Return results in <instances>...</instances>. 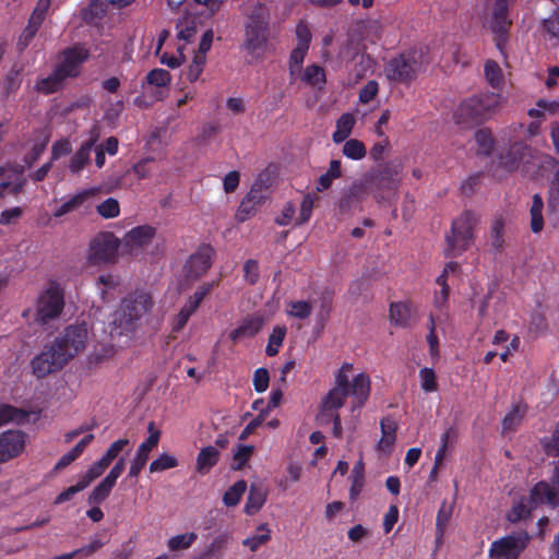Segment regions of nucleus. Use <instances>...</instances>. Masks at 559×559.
I'll list each match as a JSON object with an SVG mask.
<instances>
[{"mask_svg": "<svg viewBox=\"0 0 559 559\" xmlns=\"http://www.w3.org/2000/svg\"><path fill=\"white\" fill-rule=\"evenodd\" d=\"M253 445L238 444L234 452L233 459L236 462L235 469H241L250 460L253 453Z\"/></svg>", "mask_w": 559, "mask_h": 559, "instance_id": "nucleus-59", "label": "nucleus"}, {"mask_svg": "<svg viewBox=\"0 0 559 559\" xmlns=\"http://www.w3.org/2000/svg\"><path fill=\"white\" fill-rule=\"evenodd\" d=\"M197 538L198 535L194 532L179 534L168 539L167 547L170 551L186 550L194 544Z\"/></svg>", "mask_w": 559, "mask_h": 559, "instance_id": "nucleus-43", "label": "nucleus"}, {"mask_svg": "<svg viewBox=\"0 0 559 559\" xmlns=\"http://www.w3.org/2000/svg\"><path fill=\"white\" fill-rule=\"evenodd\" d=\"M527 498L535 508L545 503L554 508L559 507V489L546 480L537 481L530 489Z\"/></svg>", "mask_w": 559, "mask_h": 559, "instance_id": "nucleus-20", "label": "nucleus"}, {"mask_svg": "<svg viewBox=\"0 0 559 559\" xmlns=\"http://www.w3.org/2000/svg\"><path fill=\"white\" fill-rule=\"evenodd\" d=\"M543 209H544L543 198L537 193L534 194L532 198V205L530 209V215H531L530 227L534 234L540 233L544 228Z\"/></svg>", "mask_w": 559, "mask_h": 559, "instance_id": "nucleus-32", "label": "nucleus"}, {"mask_svg": "<svg viewBox=\"0 0 559 559\" xmlns=\"http://www.w3.org/2000/svg\"><path fill=\"white\" fill-rule=\"evenodd\" d=\"M389 317L391 323L395 326H409L413 318L411 305L403 301L392 302L389 309Z\"/></svg>", "mask_w": 559, "mask_h": 559, "instance_id": "nucleus-26", "label": "nucleus"}, {"mask_svg": "<svg viewBox=\"0 0 559 559\" xmlns=\"http://www.w3.org/2000/svg\"><path fill=\"white\" fill-rule=\"evenodd\" d=\"M475 141L479 147L481 154L488 156L491 154L495 145V140L490 130L479 129L475 133Z\"/></svg>", "mask_w": 559, "mask_h": 559, "instance_id": "nucleus-49", "label": "nucleus"}, {"mask_svg": "<svg viewBox=\"0 0 559 559\" xmlns=\"http://www.w3.org/2000/svg\"><path fill=\"white\" fill-rule=\"evenodd\" d=\"M271 11L262 2H254L245 12L242 49L251 57L261 58L271 36Z\"/></svg>", "mask_w": 559, "mask_h": 559, "instance_id": "nucleus-1", "label": "nucleus"}, {"mask_svg": "<svg viewBox=\"0 0 559 559\" xmlns=\"http://www.w3.org/2000/svg\"><path fill=\"white\" fill-rule=\"evenodd\" d=\"M308 48L296 45L289 56V73L295 75L301 70V66L307 56Z\"/></svg>", "mask_w": 559, "mask_h": 559, "instance_id": "nucleus-56", "label": "nucleus"}, {"mask_svg": "<svg viewBox=\"0 0 559 559\" xmlns=\"http://www.w3.org/2000/svg\"><path fill=\"white\" fill-rule=\"evenodd\" d=\"M215 250L211 245H201L195 252L189 255L185 264L188 278H199L212 266Z\"/></svg>", "mask_w": 559, "mask_h": 559, "instance_id": "nucleus-15", "label": "nucleus"}, {"mask_svg": "<svg viewBox=\"0 0 559 559\" xmlns=\"http://www.w3.org/2000/svg\"><path fill=\"white\" fill-rule=\"evenodd\" d=\"M178 466V460L170 454L162 453L157 459L151 462L150 472L157 473Z\"/></svg>", "mask_w": 559, "mask_h": 559, "instance_id": "nucleus-50", "label": "nucleus"}, {"mask_svg": "<svg viewBox=\"0 0 559 559\" xmlns=\"http://www.w3.org/2000/svg\"><path fill=\"white\" fill-rule=\"evenodd\" d=\"M318 199L319 198L317 194H311V193H307L302 198V201L300 204V212H299V216L297 218L296 225H302L310 219V217L312 215V210L314 206V201Z\"/></svg>", "mask_w": 559, "mask_h": 559, "instance_id": "nucleus-51", "label": "nucleus"}, {"mask_svg": "<svg viewBox=\"0 0 559 559\" xmlns=\"http://www.w3.org/2000/svg\"><path fill=\"white\" fill-rule=\"evenodd\" d=\"M535 509L526 496H521L519 499L513 500L511 508L506 513V520L512 524L526 521L532 516V512Z\"/></svg>", "mask_w": 559, "mask_h": 559, "instance_id": "nucleus-23", "label": "nucleus"}, {"mask_svg": "<svg viewBox=\"0 0 559 559\" xmlns=\"http://www.w3.org/2000/svg\"><path fill=\"white\" fill-rule=\"evenodd\" d=\"M301 80L311 86L322 87L326 82L325 71L319 64H310L306 68Z\"/></svg>", "mask_w": 559, "mask_h": 559, "instance_id": "nucleus-40", "label": "nucleus"}, {"mask_svg": "<svg viewBox=\"0 0 559 559\" xmlns=\"http://www.w3.org/2000/svg\"><path fill=\"white\" fill-rule=\"evenodd\" d=\"M540 31L548 39H559V8L542 21Z\"/></svg>", "mask_w": 559, "mask_h": 559, "instance_id": "nucleus-44", "label": "nucleus"}, {"mask_svg": "<svg viewBox=\"0 0 559 559\" xmlns=\"http://www.w3.org/2000/svg\"><path fill=\"white\" fill-rule=\"evenodd\" d=\"M263 323V319L259 316L248 317L242 320L238 328L229 333V338L237 343L241 338L253 337L261 331Z\"/></svg>", "mask_w": 559, "mask_h": 559, "instance_id": "nucleus-24", "label": "nucleus"}, {"mask_svg": "<svg viewBox=\"0 0 559 559\" xmlns=\"http://www.w3.org/2000/svg\"><path fill=\"white\" fill-rule=\"evenodd\" d=\"M267 492L263 486L258 484H251L249 493L245 504V513L253 515L261 510L266 501Z\"/></svg>", "mask_w": 559, "mask_h": 559, "instance_id": "nucleus-27", "label": "nucleus"}, {"mask_svg": "<svg viewBox=\"0 0 559 559\" xmlns=\"http://www.w3.org/2000/svg\"><path fill=\"white\" fill-rule=\"evenodd\" d=\"M270 382V373L266 368H258L253 373V388L258 393L267 390Z\"/></svg>", "mask_w": 559, "mask_h": 559, "instance_id": "nucleus-63", "label": "nucleus"}, {"mask_svg": "<svg viewBox=\"0 0 559 559\" xmlns=\"http://www.w3.org/2000/svg\"><path fill=\"white\" fill-rule=\"evenodd\" d=\"M400 173L401 167L399 165L386 162L372 167L360 181L367 192L372 194L378 202H381L397 190L401 181Z\"/></svg>", "mask_w": 559, "mask_h": 559, "instance_id": "nucleus-5", "label": "nucleus"}, {"mask_svg": "<svg viewBox=\"0 0 559 559\" xmlns=\"http://www.w3.org/2000/svg\"><path fill=\"white\" fill-rule=\"evenodd\" d=\"M355 126V118L352 114L345 112L336 120V130L332 134L334 143H342L350 135Z\"/></svg>", "mask_w": 559, "mask_h": 559, "instance_id": "nucleus-30", "label": "nucleus"}, {"mask_svg": "<svg viewBox=\"0 0 559 559\" xmlns=\"http://www.w3.org/2000/svg\"><path fill=\"white\" fill-rule=\"evenodd\" d=\"M513 2L509 0H495L489 26L492 33L497 35V47L502 50V46L507 39L512 21L509 19V9Z\"/></svg>", "mask_w": 559, "mask_h": 559, "instance_id": "nucleus-12", "label": "nucleus"}, {"mask_svg": "<svg viewBox=\"0 0 559 559\" xmlns=\"http://www.w3.org/2000/svg\"><path fill=\"white\" fill-rule=\"evenodd\" d=\"M247 490V483L243 479L237 480L223 495V502L226 507H236Z\"/></svg>", "mask_w": 559, "mask_h": 559, "instance_id": "nucleus-39", "label": "nucleus"}, {"mask_svg": "<svg viewBox=\"0 0 559 559\" xmlns=\"http://www.w3.org/2000/svg\"><path fill=\"white\" fill-rule=\"evenodd\" d=\"M260 277L259 263L257 260L249 259L243 263V278L250 284L254 285Z\"/></svg>", "mask_w": 559, "mask_h": 559, "instance_id": "nucleus-62", "label": "nucleus"}, {"mask_svg": "<svg viewBox=\"0 0 559 559\" xmlns=\"http://www.w3.org/2000/svg\"><path fill=\"white\" fill-rule=\"evenodd\" d=\"M490 247L496 253L502 252L504 248V219L496 217L490 227Z\"/></svg>", "mask_w": 559, "mask_h": 559, "instance_id": "nucleus-35", "label": "nucleus"}, {"mask_svg": "<svg viewBox=\"0 0 559 559\" xmlns=\"http://www.w3.org/2000/svg\"><path fill=\"white\" fill-rule=\"evenodd\" d=\"M95 189L83 190L63 202L53 213L55 217H61L82 205L90 197L94 195Z\"/></svg>", "mask_w": 559, "mask_h": 559, "instance_id": "nucleus-29", "label": "nucleus"}, {"mask_svg": "<svg viewBox=\"0 0 559 559\" xmlns=\"http://www.w3.org/2000/svg\"><path fill=\"white\" fill-rule=\"evenodd\" d=\"M98 133L93 132L91 136L82 142L76 152L71 156L68 168L71 174L79 175L91 160V153L98 141Z\"/></svg>", "mask_w": 559, "mask_h": 559, "instance_id": "nucleus-22", "label": "nucleus"}, {"mask_svg": "<svg viewBox=\"0 0 559 559\" xmlns=\"http://www.w3.org/2000/svg\"><path fill=\"white\" fill-rule=\"evenodd\" d=\"M96 211L102 217L106 219L115 218L120 214V205L118 200L108 198L97 205Z\"/></svg>", "mask_w": 559, "mask_h": 559, "instance_id": "nucleus-52", "label": "nucleus"}, {"mask_svg": "<svg viewBox=\"0 0 559 559\" xmlns=\"http://www.w3.org/2000/svg\"><path fill=\"white\" fill-rule=\"evenodd\" d=\"M69 360L70 355L66 354L59 343L53 341L32 359L33 374L38 379L45 378L50 373L61 370Z\"/></svg>", "mask_w": 559, "mask_h": 559, "instance_id": "nucleus-9", "label": "nucleus"}, {"mask_svg": "<svg viewBox=\"0 0 559 559\" xmlns=\"http://www.w3.org/2000/svg\"><path fill=\"white\" fill-rule=\"evenodd\" d=\"M420 386L425 392H435L438 390L436 372L432 368L425 367L419 370Z\"/></svg>", "mask_w": 559, "mask_h": 559, "instance_id": "nucleus-55", "label": "nucleus"}, {"mask_svg": "<svg viewBox=\"0 0 559 559\" xmlns=\"http://www.w3.org/2000/svg\"><path fill=\"white\" fill-rule=\"evenodd\" d=\"M88 51L80 47L66 48L62 51V61L56 69L63 78H76L80 74L81 66L87 60Z\"/></svg>", "mask_w": 559, "mask_h": 559, "instance_id": "nucleus-17", "label": "nucleus"}, {"mask_svg": "<svg viewBox=\"0 0 559 559\" xmlns=\"http://www.w3.org/2000/svg\"><path fill=\"white\" fill-rule=\"evenodd\" d=\"M87 324L85 322L75 323L67 326L63 333L56 337L55 341L59 343L62 350L70 355L72 359L81 350L84 349L87 341Z\"/></svg>", "mask_w": 559, "mask_h": 559, "instance_id": "nucleus-13", "label": "nucleus"}, {"mask_svg": "<svg viewBox=\"0 0 559 559\" xmlns=\"http://www.w3.org/2000/svg\"><path fill=\"white\" fill-rule=\"evenodd\" d=\"M110 463L103 456L90 466L86 473L80 479L81 484L86 488L94 479L103 475Z\"/></svg>", "mask_w": 559, "mask_h": 559, "instance_id": "nucleus-47", "label": "nucleus"}, {"mask_svg": "<svg viewBox=\"0 0 559 559\" xmlns=\"http://www.w3.org/2000/svg\"><path fill=\"white\" fill-rule=\"evenodd\" d=\"M47 143L48 139H45L44 141L35 143L32 146L31 151L23 158L27 167L31 168L40 158L46 150Z\"/></svg>", "mask_w": 559, "mask_h": 559, "instance_id": "nucleus-64", "label": "nucleus"}, {"mask_svg": "<svg viewBox=\"0 0 559 559\" xmlns=\"http://www.w3.org/2000/svg\"><path fill=\"white\" fill-rule=\"evenodd\" d=\"M423 66V55L417 50H407L392 58L385 67L386 78L397 84L409 85L418 75Z\"/></svg>", "mask_w": 559, "mask_h": 559, "instance_id": "nucleus-7", "label": "nucleus"}, {"mask_svg": "<svg viewBox=\"0 0 559 559\" xmlns=\"http://www.w3.org/2000/svg\"><path fill=\"white\" fill-rule=\"evenodd\" d=\"M380 426L382 438L378 443V449L390 452L395 441L396 424L390 418H384L380 421Z\"/></svg>", "mask_w": 559, "mask_h": 559, "instance_id": "nucleus-31", "label": "nucleus"}, {"mask_svg": "<svg viewBox=\"0 0 559 559\" xmlns=\"http://www.w3.org/2000/svg\"><path fill=\"white\" fill-rule=\"evenodd\" d=\"M527 406L522 404H516L512 407V409L503 417L502 419V430L503 432L513 431L520 425L526 413Z\"/></svg>", "mask_w": 559, "mask_h": 559, "instance_id": "nucleus-37", "label": "nucleus"}, {"mask_svg": "<svg viewBox=\"0 0 559 559\" xmlns=\"http://www.w3.org/2000/svg\"><path fill=\"white\" fill-rule=\"evenodd\" d=\"M66 78L55 68L53 72L36 82V90L39 93L49 95L59 91Z\"/></svg>", "mask_w": 559, "mask_h": 559, "instance_id": "nucleus-33", "label": "nucleus"}, {"mask_svg": "<svg viewBox=\"0 0 559 559\" xmlns=\"http://www.w3.org/2000/svg\"><path fill=\"white\" fill-rule=\"evenodd\" d=\"M337 409L338 408H333V409L328 411L324 406V402H322V409L320 412L319 417L322 423H328L331 420L333 423V429H332L333 437L341 439L343 436V428H342L341 417H340V414L337 413Z\"/></svg>", "mask_w": 559, "mask_h": 559, "instance_id": "nucleus-45", "label": "nucleus"}, {"mask_svg": "<svg viewBox=\"0 0 559 559\" xmlns=\"http://www.w3.org/2000/svg\"><path fill=\"white\" fill-rule=\"evenodd\" d=\"M485 78L490 86L497 88L502 83V70L497 61L487 60L484 67Z\"/></svg>", "mask_w": 559, "mask_h": 559, "instance_id": "nucleus-48", "label": "nucleus"}, {"mask_svg": "<svg viewBox=\"0 0 559 559\" xmlns=\"http://www.w3.org/2000/svg\"><path fill=\"white\" fill-rule=\"evenodd\" d=\"M225 544L226 538L224 536L215 537L202 554L201 559L222 558V551L225 547Z\"/></svg>", "mask_w": 559, "mask_h": 559, "instance_id": "nucleus-58", "label": "nucleus"}, {"mask_svg": "<svg viewBox=\"0 0 559 559\" xmlns=\"http://www.w3.org/2000/svg\"><path fill=\"white\" fill-rule=\"evenodd\" d=\"M350 480L352 485L349 488V498L352 501H354L360 495L365 484V466L362 460H359L355 463L352 471Z\"/></svg>", "mask_w": 559, "mask_h": 559, "instance_id": "nucleus-34", "label": "nucleus"}, {"mask_svg": "<svg viewBox=\"0 0 559 559\" xmlns=\"http://www.w3.org/2000/svg\"><path fill=\"white\" fill-rule=\"evenodd\" d=\"M265 195L263 193L262 183L255 181L250 191L242 199L237 213L236 218L238 222H245L253 216L258 209L264 203Z\"/></svg>", "mask_w": 559, "mask_h": 559, "instance_id": "nucleus-18", "label": "nucleus"}, {"mask_svg": "<svg viewBox=\"0 0 559 559\" xmlns=\"http://www.w3.org/2000/svg\"><path fill=\"white\" fill-rule=\"evenodd\" d=\"M544 453L549 457H559V424H557L550 436L539 440Z\"/></svg>", "mask_w": 559, "mask_h": 559, "instance_id": "nucleus-41", "label": "nucleus"}, {"mask_svg": "<svg viewBox=\"0 0 559 559\" xmlns=\"http://www.w3.org/2000/svg\"><path fill=\"white\" fill-rule=\"evenodd\" d=\"M286 328L284 325L274 326L272 333L269 336V342L265 348V353L269 357H273L278 354L280 347L283 345L286 336Z\"/></svg>", "mask_w": 559, "mask_h": 559, "instance_id": "nucleus-42", "label": "nucleus"}, {"mask_svg": "<svg viewBox=\"0 0 559 559\" xmlns=\"http://www.w3.org/2000/svg\"><path fill=\"white\" fill-rule=\"evenodd\" d=\"M290 310L288 311V314L298 318V319H307L311 312H312V306L309 301L305 300H298V301H292L289 304Z\"/></svg>", "mask_w": 559, "mask_h": 559, "instance_id": "nucleus-60", "label": "nucleus"}, {"mask_svg": "<svg viewBox=\"0 0 559 559\" xmlns=\"http://www.w3.org/2000/svg\"><path fill=\"white\" fill-rule=\"evenodd\" d=\"M148 437L139 445L135 456L131 462L129 477H138L146 465L151 451L157 447L160 439V431L155 428L153 421L147 426Z\"/></svg>", "mask_w": 559, "mask_h": 559, "instance_id": "nucleus-14", "label": "nucleus"}, {"mask_svg": "<svg viewBox=\"0 0 559 559\" xmlns=\"http://www.w3.org/2000/svg\"><path fill=\"white\" fill-rule=\"evenodd\" d=\"M342 153L349 159L361 160L367 155V148L362 141L358 139H349L344 141Z\"/></svg>", "mask_w": 559, "mask_h": 559, "instance_id": "nucleus-38", "label": "nucleus"}, {"mask_svg": "<svg viewBox=\"0 0 559 559\" xmlns=\"http://www.w3.org/2000/svg\"><path fill=\"white\" fill-rule=\"evenodd\" d=\"M156 228L151 225H140L127 231L121 240L123 249L134 254L146 248L155 238Z\"/></svg>", "mask_w": 559, "mask_h": 559, "instance_id": "nucleus-16", "label": "nucleus"}, {"mask_svg": "<svg viewBox=\"0 0 559 559\" xmlns=\"http://www.w3.org/2000/svg\"><path fill=\"white\" fill-rule=\"evenodd\" d=\"M22 83L21 69L11 68L0 83L1 93L8 97L15 93Z\"/></svg>", "mask_w": 559, "mask_h": 559, "instance_id": "nucleus-36", "label": "nucleus"}, {"mask_svg": "<svg viewBox=\"0 0 559 559\" xmlns=\"http://www.w3.org/2000/svg\"><path fill=\"white\" fill-rule=\"evenodd\" d=\"M452 516V507L447 506V502L443 501L440 506V509L437 513L436 518V531L437 534L441 537L444 534V531L450 522Z\"/></svg>", "mask_w": 559, "mask_h": 559, "instance_id": "nucleus-54", "label": "nucleus"}, {"mask_svg": "<svg viewBox=\"0 0 559 559\" xmlns=\"http://www.w3.org/2000/svg\"><path fill=\"white\" fill-rule=\"evenodd\" d=\"M258 532L261 534H254L253 536L243 539L242 545L248 547L251 551H257L261 545L266 544L271 539V532L267 524H260Z\"/></svg>", "mask_w": 559, "mask_h": 559, "instance_id": "nucleus-46", "label": "nucleus"}, {"mask_svg": "<svg viewBox=\"0 0 559 559\" xmlns=\"http://www.w3.org/2000/svg\"><path fill=\"white\" fill-rule=\"evenodd\" d=\"M206 57L203 55H195L187 72V79L192 83L198 81L204 70Z\"/></svg>", "mask_w": 559, "mask_h": 559, "instance_id": "nucleus-61", "label": "nucleus"}, {"mask_svg": "<svg viewBox=\"0 0 559 559\" xmlns=\"http://www.w3.org/2000/svg\"><path fill=\"white\" fill-rule=\"evenodd\" d=\"M64 288L57 281H49L36 301V320L47 324L61 316L64 309Z\"/></svg>", "mask_w": 559, "mask_h": 559, "instance_id": "nucleus-8", "label": "nucleus"}, {"mask_svg": "<svg viewBox=\"0 0 559 559\" xmlns=\"http://www.w3.org/2000/svg\"><path fill=\"white\" fill-rule=\"evenodd\" d=\"M112 486L107 484L105 480H102L90 493L88 503L91 504H99L105 501L112 490Z\"/></svg>", "mask_w": 559, "mask_h": 559, "instance_id": "nucleus-57", "label": "nucleus"}, {"mask_svg": "<svg viewBox=\"0 0 559 559\" xmlns=\"http://www.w3.org/2000/svg\"><path fill=\"white\" fill-rule=\"evenodd\" d=\"M477 224L478 216L469 210L452 222L451 231L445 236V258H457L474 245V229Z\"/></svg>", "mask_w": 559, "mask_h": 559, "instance_id": "nucleus-6", "label": "nucleus"}, {"mask_svg": "<svg viewBox=\"0 0 559 559\" xmlns=\"http://www.w3.org/2000/svg\"><path fill=\"white\" fill-rule=\"evenodd\" d=\"M369 195L361 181L353 182L342 192L338 200V210L341 214H348L360 207L362 201Z\"/></svg>", "mask_w": 559, "mask_h": 559, "instance_id": "nucleus-21", "label": "nucleus"}, {"mask_svg": "<svg viewBox=\"0 0 559 559\" xmlns=\"http://www.w3.org/2000/svg\"><path fill=\"white\" fill-rule=\"evenodd\" d=\"M350 364H344L337 371L335 377V386L329 391L323 399L325 408H341L345 399L352 395L356 400V407H361L368 400L370 394V379L365 373H358L349 382L348 374L352 370Z\"/></svg>", "mask_w": 559, "mask_h": 559, "instance_id": "nucleus-2", "label": "nucleus"}, {"mask_svg": "<svg viewBox=\"0 0 559 559\" xmlns=\"http://www.w3.org/2000/svg\"><path fill=\"white\" fill-rule=\"evenodd\" d=\"M154 301L148 293L134 292L123 298L121 305L114 313V330L119 334L133 332L141 324L144 316L151 312Z\"/></svg>", "mask_w": 559, "mask_h": 559, "instance_id": "nucleus-3", "label": "nucleus"}, {"mask_svg": "<svg viewBox=\"0 0 559 559\" xmlns=\"http://www.w3.org/2000/svg\"><path fill=\"white\" fill-rule=\"evenodd\" d=\"M170 73L167 70L160 68L151 70L146 75V82L150 85H154L157 87L167 86L170 83Z\"/></svg>", "mask_w": 559, "mask_h": 559, "instance_id": "nucleus-53", "label": "nucleus"}, {"mask_svg": "<svg viewBox=\"0 0 559 559\" xmlns=\"http://www.w3.org/2000/svg\"><path fill=\"white\" fill-rule=\"evenodd\" d=\"M527 146L522 142H515L499 156V165L508 171L516 170L522 162Z\"/></svg>", "mask_w": 559, "mask_h": 559, "instance_id": "nucleus-25", "label": "nucleus"}, {"mask_svg": "<svg viewBox=\"0 0 559 559\" xmlns=\"http://www.w3.org/2000/svg\"><path fill=\"white\" fill-rule=\"evenodd\" d=\"M500 106V95L493 92L479 93L464 99L454 116L461 124H480L490 119Z\"/></svg>", "mask_w": 559, "mask_h": 559, "instance_id": "nucleus-4", "label": "nucleus"}, {"mask_svg": "<svg viewBox=\"0 0 559 559\" xmlns=\"http://www.w3.org/2000/svg\"><path fill=\"white\" fill-rule=\"evenodd\" d=\"M121 245V240L114 233H98L90 242L88 261L92 264L114 263Z\"/></svg>", "mask_w": 559, "mask_h": 559, "instance_id": "nucleus-10", "label": "nucleus"}, {"mask_svg": "<svg viewBox=\"0 0 559 559\" xmlns=\"http://www.w3.org/2000/svg\"><path fill=\"white\" fill-rule=\"evenodd\" d=\"M25 447V435L19 430H8L0 435V463L17 456Z\"/></svg>", "mask_w": 559, "mask_h": 559, "instance_id": "nucleus-19", "label": "nucleus"}, {"mask_svg": "<svg viewBox=\"0 0 559 559\" xmlns=\"http://www.w3.org/2000/svg\"><path fill=\"white\" fill-rule=\"evenodd\" d=\"M530 542L527 532H519L495 540L490 556L495 559H519Z\"/></svg>", "mask_w": 559, "mask_h": 559, "instance_id": "nucleus-11", "label": "nucleus"}, {"mask_svg": "<svg viewBox=\"0 0 559 559\" xmlns=\"http://www.w3.org/2000/svg\"><path fill=\"white\" fill-rule=\"evenodd\" d=\"M219 459V451L212 445L201 449L197 457V471L206 474L214 467Z\"/></svg>", "mask_w": 559, "mask_h": 559, "instance_id": "nucleus-28", "label": "nucleus"}]
</instances>
